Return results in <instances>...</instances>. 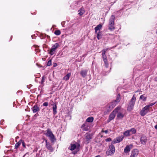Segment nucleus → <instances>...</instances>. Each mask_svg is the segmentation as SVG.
<instances>
[{
  "mask_svg": "<svg viewBox=\"0 0 157 157\" xmlns=\"http://www.w3.org/2000/svg\"><path fill=\"white\" fill-rule=\"evenodd\" d=\"M52 101V103H53V102L52 101Z\"/></svg>",
  "mask_w": 157,
  "mask_h": 157,
  "instance_id": "nucleus-47",
  "label": "nucleus"
},
{
  "mask_svg": "<svg viewBox=\"0 0 157 157\" xmlns=\"http://www.w3.org/2000/svg\"><path fill=\"white\" fill-rule=\"evenodd\" d=\"M82 128L83 130L87 131L88 129V124L87 122H86L83 124L82 125Z\"/></svg>",
  "mask_w": 157,
  "mask_h": 157,
  "instance_id": "nucleus-14",
  "label": "nucleus"
},
{
  "mask_svg": "<svg viewBox=\"0 0 157 157\" xmlns=\"http://www.w3.org/2000/svg\"><path fill=\"white\" fill-rule=\"evenodd\" d=\"M78 14L80 16H81L84 13L85 11L83 9L81 8L78 11Z\"/></svg>",
  "mask_w": 157,
  "mask_h": 157,
  "instance_id": "nucleus-21",
  "label": "nucleus"
},
{
  "mask_svg": "<svg viewBox=\"0 0 157 157\" xmlns=\"http://www.w3.org/2000/svg\"><path fill=\"white\" fill-rule=\"evenodd\" d=\"M102 58L103 59V60L104 62H106V61H107V59L106 57L105 56H103Z\"/></svg>",
  "mask_w": 157,
  "mask_h": 157,
  "instance_id": "nucleus-34",
  "label": "nucleus"
},
{
  "mask_svg": "<svg viewBox=\"0 0 157 157\" xmlns=\"http://www.w3.org/2000/svg\"><path fill=\"white\" fill-rule=\"evenodd\" d=\"M104 63H105V66L106 67H108V65H109V64L107 62V61H106V62H104Z\"/></svg>",
  "mask_w": 157,
  "mask_h": 157,
  "instance_id": "nucleus-36",
  "label": "nucleus"
},
{
  "mask_svg": "<svg viewBox=\"0 0 157 157\" xmlns=\"http://www.w3.org/2000/svg\"><path fill=\"white\" fill-rule=\"evenodd\" d=\"M95 157H100V155H97V156H95Z\"/></svg>",
  "mask_w": 157,
  "mask_h": 157,
  "instance_id": "nucleus-46",
  "label": "nucleus"
},
{
  "mask_svg": "<svg viewBox=\"0 0 157 157\" xmlns=\"http://www.w3.org/2000/svg\"><path fill=\"white\" fill-rule=\"evenodd\" d=\"M80 145L77 142H72L70 145L68 147V149L72 151V153L75 154L78 152L80 150Z\"/></svg>",
  "mask_w": 157,
  "mask_h": 157,
  "instance_id": "nucleus-1",
  "label": "nucleus"
},
{
  "mask_svg": "<svg viewBox=\"0 0 157 157\" xmlns=\"http://www.w3.org/2000/svg\"><path fill=\"white\" fill-rule=\"evenodd\" d=\"M55 51L56 50L51 48L50 50L49 54L51 55H52L54 54Z\"/></svg>",
  "mask_w": 157,
  "mask_h": 157,
  "instance_id": "nucleus-31",
  "label": "nucleus"
},
{
  "mask_svg": "<svg viewBox=\"0 0 157 157\" xmlns=\"http://www.w3.org/2000/svg\"><path fill=\"white\" fill-rule=\"evenodd\" d=\"M132 145L130 144L129 145H127L124 149V152L125 153H127L129 152L131 148L132 147Z\"/></svg>",
  "mask_w": 157,
  "mask_h": 157,
  "instance_id": "nucleus-11",
  "label": "nucleus"
},
{
  "mask_svg": "<svg viewBox=\"0 0 157 157\" xmlns=\"http://www.w3.org/2000/svg\"><path fill=\"white\" fill-rule=\"evenodd\" d=\"M129 131L131 135L134 134L136 132V130L134 128H132L131 129L129 130Z\"/></svg>",
  "mask_w": 157,
  "mask_h": 157,
  "instance_id": "nucleus-30",
  "label": "nucleus"
},
{
  "mask_svg": "<svg viewBox=\"0 0 157 157\" xmlns=\"http://www.w3.org/2000/svg\"><path fill=\"white\" fill-rule=\"evenodd\" d=\"M86 139L87 141H89L92 138V136L90 134H86Z\"/></svg>",
  "mask_w": 157,
  "mask_h": 157,
  "instance_id": "nucleus-23",
  "label": "nucleus"
},
{
  "mask_svg": "<svg viewBox=\"0 0 157 157\" xmlns=\"http://www.w3.org/2000/svg\"><path fill=\"white\" fill-rule=\"evenodd\" d=\"M156 102H155L151 103H150V104H151L152 106H153L156 103Z\"/></svg>",
  "mask_w": 157,
  "mask_h": 157,
  "instance_id": "nucleus-41",
  "label": "nucleus"
},
{
  "mask_svg": "<svg viewBox=\"0 0 157 157\" xmlns=\"http://www.w3.org/2000/svg\"><path fill=\"white\" fill-rule=\"evenodd\" d=\"M94 120V118L92 117L88 118L86 120V121L88 122H92Z\"/></svg>",
  "mask_w": 157,
  "mask_h": 157,
  "instance_id": "nucleus-25",
  "label": "nucleus"
},
{
  "mask_svg": "<svg viewBox=\"0 0 157 157\" xmlns=\"http://www.w3.org/2000/svg\"><path fill=\"white\" fill-rule=\"evenodd\" d=\"M59 46V45L58 43H56L52 45L51 48L56 50Z\"/></svg>",
  "mask_w": 157,
  "mask_h": 157,
  "instance_id": "nucleus-20",
  "label": "nucleus"
},
{
  "mask_svg": "<svg viewBox=\"0 0 157 157\" xmlns=\"http://www.w3.org/2000/svg\"><path fill=\"white\" fill-rule=\"evenodd\" d=\"M138 154V151L137 150H134L132 151L131 155L130 157H135Z\"/></svg>",
  "mask_w": 157,
  "mask_h": 157,
  "instance_id": "nucleus-12",
  "label": "nucleus"
},
{
  "mask_svg": "<svg viewBox=\"0 0 157 157\" xmlns=\"http://www.w3.org/2000/svg\"><path fill=\"white\" fill-rule=\"evenodd\" d=\"M106 141H111V139L110 138H108L105 140Z\"/></svg>",
  "mask_w": 157,
  "mask_h": 157,
  "instance_id": "nucleus-40",
  "label": "nucleus"
},
{
  "mask_svg": "<svg viewBox=\"0 0 157 157\" xmlns=\"http://www.w3.org/2000/svg\"><path fill=\"white\" fill-rule=\"evenodd\" d=\"M118 108H116L110 114L109 118V122L113 120L115 117Z\"/></svg>",
  "mask_w": 157,
  "mask_h": 157,
  "instance_id": "nucleus-6",
  "label": "nucleus"
},
{
  "mask_svg": "<svg viewBox=\"0 0 157 157\" xmlns=\"http://www.w3.org/2000/svg\"><path fill=\"white\" fill-rule=\"evenodd\" d=\"M87 72V70H84L80 72V74H81V75L82 77H84L86 75Z\"/></svg>",
  "mask_w": 157,
  "mask_h": 157,
  "instance_id": "nucleus-22",
  "label": "nucleus"
},
{
  "mask_svg": "<svg viewBox=\"0 0 157 157\" xmlns=\"http://www.w3.org/2000/svg\"><path fill=\"white\" fill-rule=\"evenodd\" d=\"M97 38L98 40L101 39L102 37V34L101 32L100 31L98 32L97 34Z\"/></svg>",
  "mask_w": 157,
  "mask_h": 157,
  "instance_id": "nucleus-28",
  "label": "nucleus"
},
{
  "mask_svg": "<svg viewBox=\"0 0 157 157\" xmlns=\"http://www.w3.org/2000/svg\"><path fill=\"white\" fill-rule=\"evenodd\" d=\"M136 100V96L135 94H134L129 103L127 109L128 111H130L133 109Z\"/></svg>",
  "mask_w": 157,
  "mask_h": 157,
  "instance_id": "nucleus-2",
  "label": "nucleus"
},
{
  "mask_svg": "<svg viewBox=\"0 0 157 157\" xmlns=\"http://www.w3.org/2000/svg\"><path fill=\"white\" fill-rule=\"evenodd\" d=\"M32 110L33 113H36L38 112L40 110L39 107L37 105H34L32 108Z\"/></svg>",
  "mask_w": 157,
  "mask_h": 157,
  "instance_id": "nucleus-16",
  "label": "nucleus"
},
{
  "mask_svg": "<svg viewBox=\"0 0 157 157\" xmlns=\"http://www.w3.org/2000/svg\"><path fill=\"white\" fill-rule=\"evenodd\" d=\"M117 108H119L117 109V117L119 119L122 118L124 116V110L121 108V107H118Z\"/></svg>",
  "mask_w": 157,
  "mask_h": 157,
  "instance_id": "nucleus-3",
  "label": "nucleus"
},
{
  "mask_svg": "<svg viewBox=\"0 0 157 157\" xmlns=\"http://www.w3.org/2000/svg\"><path fill=\"white\" fill-rule=\"evenodd\" d=\"M124 134V135L125 136H128L131 135L129 130H128L125 132Z\"/></svg>",
  "mask_w": 157,
  "mask_h": 157,
  "instance_id": "nucleus-26",
  "label": "nucleus"
},
{
  "mask_svg": "<svg viewBox=\"0 0 157 157\" xmlns=\"http://www.w3.org/2000/svg\"><path fill=\"white\" fill-rule=\"evenodd\" d=\"M45 142L46 143V148L50 150L51 151H53V148L51 146L50 144L48 142L47 140H46Z\"/></svg>",
  "mask_w": 157,
  "mask_h": 157,
  "instance_id": "nucleus-13",
  "label": "nucleus"
},
{
  "mask_svg": "<svg viewBox=\"0 0 157 157\" xmlns=\"http://www.w3.org/2000/svg\"><path fill=\"white\" fill-rule=\"evenodd\" d=\"M149 109L146 106L144 107L140 112V114L141 116H144L149 111Z\"/></svg>",
  "mask_w": 157,
  "mask_h": 157,
  "instance_id": "nucleus-7",
  "label": "nucleus"
},
{
  "mask_svg": "<svg viewBox=\"0 0 157 157\" xmlns=\"http://www.w3.org/2000/svg\"><path fill=\"white\" fill-rule=\"evenodd\" d=\"M57 63H53V67H56L57 66Z\"/></svg>",
  "mask_w": 157,
  "mask_h": 157,
  "instance_id": "nucleus-42",
  "label": "nucleus"
},
{
  "mask_svg": "<svg viewBox=\"0 0 157 157\" xmlns=\"http://www.w3.org/2000/svg\"><path fill=\"white\" fill-rule=\"evenodd\" d=\"M115 16L114 15H112L109 20V24H114Z\"/></svg>",
  "mask_w": 157,
  "mask_h": 157,
  "instance_id": "nucleus-17",
  "label": "nucleus"
},
{
  "mask_svg": "<svg viewBox=\"0 0 157 157\" xmlns=\"http://www.w3.org/2000/svg\"><path fill=\"white\" fill-rule=\"evenodd\" d=\"M123 138L124 137L122 136L117 137L116 139H114L113 140L112 143L113 144H115L120 142L122 140Z\"/></svg>",
  "mask_w": 157,
  "mask_h": 157,
  "instance_id": "nucleus-10",
  "label": "nucleus"
},
{
  "mask_svg": "<svg viewBox=\"0 0 157 157\" xmlns=\"http://www.w3.org/2000/svg\"><path fill=\"white\" fill-rule=\"evenodd\" d=\"M109 29L112 30L115 29V28L114 27V24H109Z\"/></svg>",
  "mask_w": 157,
  "mask_h": 157,
  "instance_id": "nucleus-24",
  "label": "nucleus"
},
{
  "mask_svg": "<svg viewBox=\"0 0 157 157\" xmlns=\"http://www.w3.org/2000/svg\"><path fill=\"white\" fill-rule=\"evenodd\" d=\"M107 50V49H104L102 51V56H105V52Z\"/></svg>",
  "mask_w": 157,
  "mask_h": 157,
  "instance_id": "nucleus-35",
  "label": "nucleus"
},
{
  "mask_svg": "<svg viewBox=\"0 0 157 157\" xmlns=\"http://www.w3.org/2000/svg\"><path fill=\"white\" fill-rule=\"evenodd\" d=\"M61 33L60 31L59 30H56L55 32V34L57 35H60Z\"/></svg>",
  "mask_w": 157,
  "mask_h": 157,
  "instance_id": "nucleus-32",
  "label": "nucleus"
},
{
  "mask_svg": "<svg viewBox=\"0 0 157 157\" xmlns=\"http://www.w3.org/2000/svg\"><path fill=\"white\" fill-rule=\"evenodd\" d=\"M147 97L144 96V95H141L140 98V99L142 100L143 101H145L146 100Z\"/></svg>",
  "mask_w": 157,
  "mask_h": 157,
  "instance_id": "nucleus-27",
  "label": "nucleus"
},
{
  "mask_svg": "<svg viewBox=\"0 0 157 157\" xmlns=\"http://www.w3.org/2000/svg\"><path fill=\"white\" fill-rule=\"evenodd\" d=\"M102 132H105V133H107L108 132V131L107 130H105V131H102Z\"/></svg>",
  "mask_w": 157,
  "mask_h": 157,
  "instance_id": "nucleus-43",
  "label": "nucleus"
},
{
  "mask_svg": "<svg viewBox=\"0 0 157 157\" xmlns=\"http://www.w3.org/2000/svg\"><path fill=\"white\" fill-rule=\"evenodd\" d=\"M43 105L44 106H47L48 105V103L47 102H45L43 104Z\"/></svg>",
  "mask_w": 157,
  "mask_h": 157,
  "instance_id": "nucleus-37",
  "label": "nucleus"
},
{
  "mask_svg": "<svg viewBox=\"0 0 157 157\" xmlns=\"http://www.w3.org/2000/svg\"><path fill=\"white\" fill-rule=\"evenodd\" d=\"M45 134L46 136L49 137L52 142H53L55 140L54 135L50 130H48Z\"/></svg>",
  "mask_w": 157,
  "mask_h": 157,
  "instance_id": "nucleus-5",
  "label": "nucleus"
},
{
  "mask_svg": "<svg viewBox=\"0 0 157 157\" xmlns=\"http://www.w3.org/2000/svg\"><path fill=\"white\" fill-rule=\"evenodd\" d=\"M71 76V73H68L67 74V75H65L64 77L63 78V80L67 81L69 79Z\"/></svg>",
  "mask_w": 157,
  "mask_h": 157,
  "instance_id": "nucleus-18",
  "label": "nucleus"
},
{
  "mask_svg": "<svg viewBox=\"0 0 157 157\" xmlns=\"http://www.w3.org/2000/svg\"><path fill=\"white\" fill-rule=\"evenodd\" d=\"M52 65V60L51 59H50L49 60V61L48 62L47 65L48 66H50Z\"/></svg>",
  "mask_w": 157,
  "mask_h": 157,
  "instance_id": "nucleus-33",
  "label": "nucleus"
},
{
  "mask_svg": "<svg viewBox=\"0 0 157 157\" xmlns=\"http://www.w3.org/2000/svg\"><path fill=\"white\" fill-rule=\"evenodd\" d=\"M51 105H53V114L54 115H55L56 114V113H57V111H56L57 106H56V105L54 103H53Z\"/></svg>",
  "mask_w": 157,
  "mask_h": 157,
  "instance_id": "nucleus-15",
  "label": "nucleus"
},
{
  "mask_svg": "<svg viewBox=\"0 0 157 157\" xmlns=\"http://www.w3.org/2000/svg\"><path fill=\"white\" fill-rule=\"evenodd\" d=\"M44 78H43L42 79V82H44Z\"/></svg>",
  "mask_w": 157,
  "mask_h": 157,
  "instance_id": "nucleus-44",
  "label": "nucleus"
},
{
  "mask_svg": "<svg viewBox=\"0 0 157 157\" xmlns=\"http://www.w3.org/2000/svg\"><path fill=\"white\" fill-rule=\"evenodd\" d=\"M21 142H22V140H20L15 145V148L17 149V148L20 145Z\"/></svg>",
  "mask_w": 157,
  "mask_h": 157,
  "instance_id": "nucleus-29",
  "label": "nucleus"
},
{
  "mask_svg": "<svg viewBox=\"0 0 157 157\" xmlns=\"http://www.w3.org/2000/svg\"><path fill=\"white\" fill-rule=\"evenodd\" d=\"M155 128L157 130V125L155 126Z\"/></svg>",
  "mask_w": 157,
  "mask_h": 157,
  "instance_id": "nucleus-45",
  "label": "nucleus"
},
{
  "mask_svg": "<svg viewBox=\"0 0 157 157\" xmlns=\"http://www.w3.org/2000/svg\"><path fill=\"white\" fill-rule=\"evenodd\" d=\"M22 143V146L25 147V142L22 140V142H21V143Z\"/></svg>",
  "mask_w": 157,
  "mask_h": 157,
  "instance_id": "nucleus-38",
  "label": "nucleus"
},
{
  "mask_svg": "<svg viewBox=\"0 0 157 157\" xmlns=\"http://www.w3.org/2000/svg\"><path fill=\"white\" fill-rule=\"evenodd\" d=\"M120 100L121 98L120 95H118L117 96L116 100L112 103L111 106H109V107H111V108H113L116 104L118 103V102L120 101Z\"/></svg>",
  "mask_w": 157,
  "mask_h": 157,
  "instance_id": "nucleus-8",
  "label": "nucleus"
},
{
  "mask_svg": "<svg viewBox=\"0 0 157 157\" xmlns=\"http://www.w3.org/2000/svg\"><path fill=\"white\" fill-rule=\"evenodd\" d=\"M102 27V25H101L100 24L98 25L95 28V30L96 33H97V31L98 30H99Z\"/></svg>",
  "mask_w": 157,
  "mask_h": 157,
  "instance_id": "nucleus-19",
  "label": "nucleus"
},
{
  "mask_svg": "<svg viewBox=\"0 0 157 157\" xmlns=\"http://www.w3.org/2000/svg\"><path fill=\"white\" fill-rule=\"evenodd\" d=\"M146 107H147V108L149 109V108L150 107H151L152 106L151 105V104H149V105H147L146 106Z\"/></svg>",
  "mask_w": 157,
  "mask_h": 157,
  "instance_id": "nucleus-39",
  "label": "nucleus"
},
{
  "mask_svg": "<svg viewBox=\"0 0 157 157\" xmlns=\"http://www.w3.org/2000/svg\"><path fill=\"white\" fill-rule=\"evenodd\" d=\"M115 148L114 146L113 145H111L109 146V150L106 152V154L108 155H111L115 152Z\"/></svg>",
  "mask_w": 157,
  "mask_h": 157,
  "instance_id": "nucleus-4",
  "label": "nucleus"
},
{
  "mask_svg": "<svg viewBox=\"0 0 157 157\" xmlns=\"http://www.w3.org/2000/svg\"><path fill=\"white\" fill-rule=\"evenodd\" d=\"M140 140L142 144H145L147 141V138L146 136L142 135L140 137Z\"/></svg>",
  "mask_w": 157,
  "mask_h": 157,
  "instance_id": "nucleus-9",
  "label": "nucleus"
}]
</instances>
